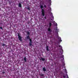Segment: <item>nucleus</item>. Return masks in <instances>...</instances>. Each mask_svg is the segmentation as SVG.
I'll return each mask as SVG.
<instances>
[{
  "instance_id": "1",
  "label": "nucleus",
  "mask_w": 78,
  "mask_h": 78,
  "mask_svg": "<svg viewBox=\"0 0 78 78\" xmlns=\"http://www.w3.org/2000/svg\"><path fill=\"white\" fill-rule=\"evenodd\" d=\"M27 39H29L30 42H29V44L30 46H32V40L30 38V37L29 35L27 36Z\"/></svg>"
},
{
  "instance_id": "2",
  "label": "nucleus",
  "mask_w": 78,
  "mask_h": 78,
  "mask_svg": "<svg viewBox=\"0 0 78 78\" xmlns=\"http://www.w3.org/2000/svg\"><path fill=\"white\" fill-rule=\"evenodd\" d=\"M40 8L41 9V13L43 16H45V11L44 9H43V5H41L40 6Z\"/></svg>"
},
{
  "instance_id": "3",
  "label": "nucleus",
  "mask_w": 78,
  "mask_h": 78,
  "mask_svg": "<svg viewBox=\"0 0 78 78\" xmlns=\"http://www.w3.org/2000/svg\"><path fill=\"white\" fill-rule=\"evenodd\" d=\"M49 27L48 28V31H49L50 32V33H51V32L52 31L51 30V25H52V24H51V23H49Z\"/></svg>"
},
{
  "instance_id": "4",
  "label": "nucleus",
  "mask_w": 78,
  "mask_h": 78,
  "mask_svg": "<svg viewBox=\"0 0 78 78\" xmlns=\"http://www.w3.org/2000/svg\"><path fill=\"white\" fill-rule=\"evenodd\" d=\"M18 36L19 40L20 41H22V37L20 36V34L19 33H18Z\"/></svg>"
},
{
  "instance_id": "5",
  "label": "nucleus",
  "mask_w": 78,
  "mask_h": 78,
  "mask_svg": "<svg viewBox=\"0 0 78 78\" xmlns=\"http://www.w3.org/2000/svg\"><path fill=\"white\" fill-rule=\"evenodd\" d=\"M59 47H60V50L62 51V54L63 53V49H62V46L61 45H59Z\"/></svg>"
},
{
  "instance_id": "6",
  "label": "nucleus",
  "mask_w": 78,
  "mask_h": 78,
  "mask_svg": "<svg viewBox=\"0 0 78 78\" xmlns=\"http://www.w3.org/2000/svg\"><path fill=\"white\" fill-rule=\"evenodd\" d=\"M58 42H62V40H61V38L60 37H58Z\"/></svg>"
},
{
  "instance_id": "7",
  "label": "nucleus",
  "mask_w": 78,
  "mask_h": 78,
  "mask_svg": "<svg viewBox=\"0 0 78 78\" xmlns=\"http://www.w3.org/2000/svg\"><path fill=\"white\" fill-rule=\"evenodd\" d=\"M39 76H44V74H42V73H41L39 74Z\"/></svg>"
},
{
  "instance_id": "8",
  "label": "nucleus",
  "mask_w": 78,
  "mask_h": 78,
  "mask_svg": "<svg viewBox=\"0 0 78 78\" xmlns=\"http://www.w3.org/2000/svg\"><path fill=\"white\" fill-rule=\"evenodd\" d=\"M61 59L62 60H64V55H62L61 56Z\"/></svg>"
},
{
  "instance_id": "9",
  "label": "nucleus",
  "mask_w": 78,
  "mask_h": 78,
  "mask_svg": "<svg viewBox=\"0 0 78 78\" xmlns=\"http://www.w3.org/2000/svg\"><path fill=\"white\" fill-rule=\"evenodd\" d=\"M24 62H27V58H26V57H24Z\"/></svg>"
},
{
  "instance_id": "10",
  "label": "nucleus",
  "mask_w": 78,
  "mask_h": 78,
  "mask_svg": "<svg viewBox=\"0 0 78 78\" xmlns=\"http://www.w3.org/2000/svg\"><path fill=\"white\" fill-rule=\"evenodd\" d=\"M19 6L20 8H22V5L21 4V3H19Z\"/></svg>"
},
{
  "instance_id": "11",
  "label": "nucleus",
  "mask_w": 78,
  "mask_h": 78,
  "mask_svg": "<svg viewBox=\"0 0 78 78\" xmlns=\"http://www.w3.org/2000/svg\"><path fill=\"white\" fill-rule=\"evenodd\" d=\"M46 50L47 51H49V49H48V46H46Z\"/></svg>"
},
{
  "instance_id": "12",
  "label": "nucleus",
  "mask_w": 78,
  "mask_h": 78,
  "mask_svg": "<svg viewBox=\"0 0 78 78\" xmlns=\"http://www.w3.org/2000/svg\"><path fill=\"white\" fill-rule=\"evenodd\" d=\"M43 70L44 72H45L46 71V69H45V68L44 67L43 68Z\"/></svg>"
},
{
  "instance_id": "13",
  "label": "nucleus",
  "mask_w": 78,
  "mask_h": 78,
  "mask_svg": "<svg viewBox=\"0 0 78 78\" xmlns=\"http://www.w3.org/2000/svg\"><path fill=\"white\" fill-rule=\"evenodd\" d=\"M26 33L27 35H30V33L28 31L26 32Z\"/></svg>"
},
{
  "instance_id": "14",
  "label": "nucleus",
  "mask_w": 78,
  "mask_h": 78,
  "mask_svg": "<svg viewBox=\"0 0 78 78\" xmlns=\"http://www.w3.org/2000/svg\"><path fill=\"white\" fill-rule=\"evenodd\" d=\"M55 26H56L55 30H58V27H57V26H58V25L57 24V23H56Z\"/></svg>"
},
{
  "instance_id": "15",
  "label": "nucleus",
  "mask_w": 78,
  "mask_h": 78,
  "mask_svg": "<svg viewBox=\"0 0 78 78\" xmlns=\"http://www.w3.org/2000/svg\"><path fill=\"white\" fill-rule=\"evenodd\" d=\"M41 60L42 61H45V60L44 58H41Z\"/></svg>"
},
{
  "instance_id": "16",
  "label": "nucleus",
  "mask_w": 78,
  "mask_h": 78,
  "mask_svg": "<svg viewBox=\"0 0 78 78\" xmlns=\"http://www.w3.org/2000/svg\"><path fill=\"white\" fill-rule=\"evenodd\" d=\"M27 9H28V10H29V11H30V10L31 9V8H30L29 7H27Z\"/></svg>"
},
{
  "instance_id": "17",
  "label": "nucleus",
  "mask_w": 78,
  "mask_h": 78,
  "mask_svg": "<svg viewBox=\"0 0 78 78\" xmlns=\"http://www.w3.org/2000/svg\"><path fill=\"white\" fill-rule=\"evenodd\" d=\"M6 44H2V46H3V47H4V46H6Z\"/></svg>"
},
{
  "instance_id": "18",
  "label": "nucleus",
  "mask_w": 78,
  "mask_h": 78,
  "mask_svg": "<svg viewBox=\"0 0 78 78\" xmlns=\"http://www.w3.org/2000/svg\"><path fill=\"white\" fill-rule=\"evenodd\" d=\"M2 73L3 74H5V71H3L2 72Z\"/></svg>"
},
{
  "instance_id": "19",
  "label": "nucleus",
  "mask_w": 78,
  "mask_h": 78,
  "mask_svg": "<svg viewBox=\"0 0 78 78\" xmlns=\"http://www.w3.org/2000/svg\"><path fill=\"white\" fill-rule=\"evenodd\" d=\"M0 29H1V30H3V28L2 27H0Z\"/></svg>"
},
{
  "instance_id": "20",
  "label": "nucleus",
  "mask_w": 78,
  "mask_h": 78,
  "mask_svg": "<svg viewBox=\"0 0 78 78\" xmlns=\"http://www.w3.org/2000/svg\"><path fill=\"white\" fill-rule=\"evenodd\" d=\"M65 72L66 73V72H67V70H66V68L65 69Z\"/></svg>"
},
{
  "instance_id": "21",
  "label": "nucleus",
  "mask_w": 78,
  "mask_h": 78,
  "mask_svg": "<svg viewBox=\"0 0 78 78\" xmlns=\"http://www.w3.org/2000/svg\"><path fill=\"white\" fill-rule=\"evenodd\" d=\"M44 6L45 8H47V6H46V5H44Z\"/></svg>"
},
{
  "instance_id": "22",
  "label": "nucleus",
  "mask_w": 78,
  "mask_h": 78,
  "mask_svg": "<svg viewBox=\"0 0 78 78\" xmlns=\"http://www.w3.org/2000/svg\"><path fill=\"white\" fill-rule=\"evenodd\" d=\"M63 76L64 78H66V76H65L64 75Z\"/></svg>"
},
{
  "instance_id": "23",
  "label": "nucleus",
  "mask_w": 78,
  "mask_h": 78,
  "mask_svg": "<svg viewBox=\"0 0 78 78\" xmlns=\"http://www.w3.org/2000/svg\"><path fill=\"white\" fill-rule=\"evenodd\" d=\"M56 31H57V32H58V31H59V29H58L57 30H56Z\"/></svg>"
},
{
  "instance_id": "24",
  "label": "nucleus",
  "mask_w": 78,
  "mask_h": 78,
  "mask_svg": "<svg viewBox=\"0 0 78 78\" xmlns=\"http://www.w3.org/2000/svg\"><path fill=\"white\" fill-rule=\"evenodd\" d=\"M63 66H65V63H64L63 65Z\"/></svg>"
},
{
  "instance_id": "25",
  "label": "nucleus",
  "mask_w": 78,
  "mask_h": 78,
  "mask_svg": "<svg viewBox=\"0 0 78 78\" xmlns=\"http://www.w3.org/2000/svg\"><path fill=\"white\" fill-rule=\"evenodd\" d=\"M66 75H67V77L68 78H69V76H68V75L66 74Z\"/></svg>"
},
{
  "instance_id": "26",
  "label": "nucleus",
  "mask_w": 78,
  "mask_h": 78,
  "mask_svg": "<svg viewBox=\"0 0 78 78\" xmlns=\"http://www.w3.org/2000/svg\"><path fill=\"white\" fill-rule=\"evenodd\" d=\"M44 19H47V18H46V17L45 16L44 17Z\"/></svg>"
},
{
  "instance_id": "27",
  "label": "nucleus",
  "mask_w": 78,
  "mask_h": 78,
  "mask_svg": "<svg viewBox=\"0 0 78 78\" xmlns=\"http://www.w3.org/2000/svg\"><path fill=\"white\" fill-rule=\"evenodd\" d=\"M52 17H53V19H54V17H53V16H52Z\"/></svg>"
},
{
  "instance_id": "28",
  "label": "nucleus",
  "mask_w": 78,
  "mask_h": 78,
  "mask_svg": "<svg viewBox=\"0 0 78 78\" xmlns=\"http://www.w3.org/2000/svg\"><path fill=\"white\" fill-rule=\"evenodd\" d=\"M54 64L55 65H56V63H55Z\"/></svg>"
},
{
  "instance_id": "29",
  "label": "nucleus",
  "mask_w": 78,
  "mask_h": 78,
  "mask_svg": "<svg viewBox=\"0 0 78 78\" xmlns=\"http://www.w3.org/2000/svg\"><path fill=\"white\" fill-rule=\"evenodd\" d=\"M50 2H51V0H49Z\"/></svg>"
},
{
  "instance_id": "30",
  "label": "nucleus",
  "mask_w": 78,
  "mask_h": 78,
  "mask_svg": "<svg viewBox=\"0 0 78 78\" xmlns=\"http://www.w3.org/2000/svg\"><path fill=\"white\" fill-rule=\"evenodd\" d=\"M57 33H58V32H57Z\"/></svg>"
}]
</instances>
